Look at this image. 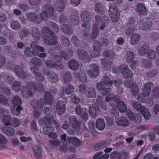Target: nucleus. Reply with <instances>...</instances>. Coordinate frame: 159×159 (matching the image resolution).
I'll return each instance as SVG.
<instances>
[{
    "mask_svg": "<svg viewBox=\"0 0 159 159\" xmlns=\"http://www.w3.org/2000/svg\"><path fill=\"white\" fill-rule=\"evenodd\" d=\"M43 7L44 10L42 11L40 14L31 12L27 13V20L31 22L39 24L43 20H46L48 19V17H52L54 15V9L51 5L47 4L44 5Z\"/></svg>",
    "mask_w": 159,
    "mask_h": 159,
    "instance_id": "f257e3e1",
    "label": "nucleus"
},
{
    "mask_svg": "<svg viewBox=\"0 0 159 159\" xmlns=\"http://www.w3.org/2000/svg\"><path fill=\"white\" fill-rule=\"evenodd\" d=\"M43 33L49 35L45 36L44 42L50 45H55L57 42V38L56 35L49 27L45 26L42 29Z\"/></svg>",
    "mask_w": 159,
    "mask_h": 159,
    "instance_id": "f03ea898",
    "label": "nucleus"
},
{
    "mask_svg": "<svg viewBox=\"0 0 159 159\" xmlns=\"http://www.w3.org/2000/svg\"><path fill=\"white\" fill-rule=\"evenodd\" d=\"M11 102L13 105L12 108H11V113L14 115H19L23 109L21 107L22 101L20 98L18 96H15L12 98Z\"/></svg>",
    "mask_w": 159,
    "mask_h": 159,
    "instance_id": "7ed1b4c3",
    "label": "nucleus"
},
{
    "mask_svg": "<svg viewBox=\"0 0 159 159\" xmlns=\"http://www.w3.org/2000/svg\"><path fill=\"white\" fill-rule=\"evenodd\" d=\"M132 105L133 108L138 112H140L146 120L149 119L151 116L149 111L147 108L136 101H133L132 102Z\"/></svg>",
    "mask_w": 159,
    "mask_h": 159,
    "instance_id": "20e7f679",
    "label": "nucleus"
},
{
    "mask_svg": "<svg viewBox=\"0 0 159 159\" xmlns=\"http://www.w3.org/2000/svg\"><path fill=\"white\" fill-rule=\"evenodd\" d=\"M153 24V21L152 20L149 19L144 18L138 22L137 24V26L139 29L145 31L150 30Z\"/></svg>",
    "mask_w": 159,
    "mask_h": 159,
    "instance_id": "39448f33",
    "label": "nucleus"
},
{
    "mask_svg": "<svg viewBox=\"0 0 159 159\" xmlns=\"http://www.w3.org/2000/svg\"><path fill=\"white\" fill-rule=\"evenodd\" d=\"M2 121L6 126H11L16 127L19 126L20 122L17 119L11 118L9 115H5L3 117Z\"/></svg>",
    "mask_w": 159,
    "mask_h": 159,
    "instance_id": "423d86ee",
    "label": "nucleus"
},
{
    "mask_svg": "<svg viewBox=\"0 0 159 159\" xmlns=\"http://www.w3.org/2000/svg\"><path fill=\"white\" fill-rule=\"evenodd\" d=\"M96 87L97 89L100 91V93L102 96H110L111 95V89L107 87L103 81L98 83Z\"/></svg>",
    "mask_w": 159,
    "mask_h": 159,
    "instance_id": "0eeeda50",
    "label": "nucleus"
},
{
    "mask_svg": "<svg viewBox=\"0 0 159 159\" xmlns=\"http://www.w3.org/2000/svg\"><path fill=\"white\" fill-rule=\"evenodd\" d=\"M116 6L113 3L109 6V14L111 20L114 22H116L118 20V16Z\"/></svg>",
    "mask_w": 159,
    "mask_h": 159,
    "instance_id": "6e6552de",
    "label": "nucleus"
},
{
    "mask_svg": "<svg viewBox=\"0 0 159 159\" xmlns=\"http://www.w3.org/2000/svg\"><path fill=\"white\" fill-rule=\"evenodd\" d=\"M77 54L80 60L85 61L86 62H90L93 57L91 55L89 57L87 52L84 49L81 48L78 50Z\"/></svg>",
    "mask_w": 159,
    "mask_h": 159,
    "instance_id": "1a4fd4ad",
    "label": "nucleus"
},
{
    "mask_svg": "<svg viewBox=\"0 0 159 159\" xmlns=\"http://www.w3.org/2000/svg\"><path fill=\"white\" fill-rule=\"evenodd\" d=\"M30 86L34 90L39 93L43 92L45 90V88L42 83L41 82L35 81H30L29 83Z\"/></svg>",
    "mask_w": 159,
    "mask_h": 159,
    "instance_id": "9d476101",
    "label": "nucleus"
},
{
    "mask_svg": "<svg viewBox=\"0 0 159 159\" xmlns=\"http://www.w3.org/2000/svg\"><path fill=\"white\" fill-rule=\"evenodd\" d=\"M99 73V67L96 64H91L90 66V69L87 71V74L91 77H96Z\"/></svg>",
    "mask_w": 159,
    "mask_h": 159,
    "instance_id": "9b49d317",
    "label": "nucleus"
},
{
    "mask_svg": "<svg viewBox=\"0 0 159 159\" xmlns=\"http://www.w3.org/2000/svg\"><path fill=\"white\" fill-rule=\"evenodd\" d=\"M30 70L36 76V80L40 82L44 80V77L41 73L40 70L36 66H32L30 68Z\"/></svg>",
    "mask_w": 159,
    "mask_h": 159,
    "instance_id": "f8f14e48",
    "label": "nucleus"
},
{
    "mask_svg": "<svg viewBox=\"0 0 159 159\" xmlns=\"http://www.w3.org/2000/svg\"><path fill=\"white\" fill-rule=\"evenodd\" d=\"M111 142V140L109 139L102 140L95 145L94 148L97 150H100L109 146Z\"/></svg>",
    "mask_w": 159,
    "mask_h": 159,
    "instance_id": "ddd939ff",
    "label": "nucleus"
},
{
    "mask_svg": "<svg viewBox=\"0 0 159 159\" xmlns=\"http://www.w3.org/2000/svg\"><path fill=\"white\" fill-rule=\"evenodd\" d=\"M14 70L17 76L20 78H27L28 76V73L24 71L20 66H16L14 68Z\"/></svg>",
    "mask_w": 159,
    "mask_h": 159,
    "instance_id": "4468645a",
    "label": "nucleus"
},
{
    "mask_svg": "<svg viewBox=\"0 0 159 159\" xmlns=\"http://www.w3.org/2000/svg\"><path fill=\"white\" fill-rule=\"evenodd\" d=\"M56 111L57 114L61 115L63 114L65 111L66 106L62 101H58L56 105Z\"/></svg>",
    "mask_w": 159,
    "mask_h": 159,
    "instance_id": "2eb2a0df",
    "label": "nucleus"
},
{
    "mask_svg": "<svg viewBox=\"0 0 159 159\" xmlns=\"http://www.w3.org/2000/svg\"><path fill=\"white\" fill-rule=\"evenodd\" d=\"M105 100L106 102H110V105L111 106H115V104H116V107L119 111V98H118L117 96H114L112 98L107 97L105 98Z\"/></svg>",
    "mask_w": 159,
    "mask_h": 159,
    "instance_id": "dca6fc26",
    "label": "nucleus"
},
{
    "mask_svg": "<svg viewBox=\"0 0 159 159\" xmlns=\"http://www.w3.org/2000/svg\"><path fill=\"white\" fill-rule=\"evenodd\" d=\"M153 86V84L151 82L147 83L143 86L142 90L145 97H148L149 96L151 89Z\"/></svg>",
    "mask_w": 159,
    "mask_h": 159,
    "instance_id": "f3484780",
    "label": "nucleus"
},
{
    "mask_svg": "<svg viewBox=\"0 0 159 159\" xmlns=\"http://www.w3.org/2000/svg\"><path fill=\"white\" fill-rule=\"evenodd\" d=\"M31 104L34 109H36L39 108L42 109L44 104V99L40 98L38 101L36 99L33 100L31 101Z\"/></svg>",
    "mask_w": 159,
    "mask_h": 159,
    "instance_id": "a211bd4d",
    "label": "nucleus"
},
{
    "mask_svg": "<svg viewBox=\"0 0 159 159\" xmlns=\"http://www.w3.org/2000/svg\"><path fill=\"white\" fill-rule=\"evenodd\" d=\"M21 93L24 97H33L34 94L31 91V89L28 85H26L22 87L21 90Z\"/></svg>",
    "mask_w": 159,
    "mask_h": 159,
    "instance_id": "6ab92c4d",
    "label": "nucleus"
},
{
    "mask_svg": "<svg viewBox=\"0 0 159 159\" xmlns=\"http://www.w3.org/2000/svg\"><path fill=\"white\" fill-rule=\"evenodd\" d=\"M120 70L124 78H127L133 77L132 72L127 66H120Z\"/></svg>",
    "mask_w": 159,
    "mask_h": 159,
    "instance_id": "aec40b11",
    "label": "nucleus"
},
{
    "mask_svg": "<svg viewBox=\"0 0 159 159\" xmlns=\"http://www.w3.org/2000/svg\"><path fill=\"white\" fill-rule=\"evenodd\" d=\"M54 119V117L53 116L48 115L46 116L45 118L40 119L39 120V123L41 125L48 124L50 125L53 123Z\"/></svg>",
    "mask_w": 159,
    "mask_h": 159,
    "instance_id": "412c9836",
    "label": "nucleus"
},
{
    "mask_svg": "<svg viewBox=\"0 0 159 159\" xmlns=\"http://www.w3.org/2000/svg\"><path fill=\"white\" fill-rule=\"evenodd\" d=\"M47 75L48 79L52 83H55L59 80L58 75L52 71H48Z\"/></svg>",
    "mask_w": 159,
    "mask_h": 159,
    "instance_id": "4be33fe9",
    "label": "nucleus"
},
{
    "mask_svg": "<svg viewBox=\"0 0 159 159\" xmlns=\"http://www.w3.org/2000/svg\"><path fill=\"white\" fill-rule=\"evenodd\" d=\"M44 99L46 103L47 104H52L53 103V96L51 93L48 91L44 92Z\"/></svg>",
    "mask_w": 159,
    "mask_h": 159,
    "instance_id": "5701e85b",
    "label": "nucleus"
},
{
    "mask_svg": "<svg viewBox=\"0 0 159 159\" xmlns=\"http://www.w3.org/2000/svg\"><path fill=\"white\" fill-rule=\"evenodd\" d=\"M81 20L83 22L89 23L91 20V15L90 12L87 11H83L80 15Z\"/></svg>",
    "mask_w": 159,
    "mask_h": 159,
    "instance_id": "b1692460",
    "label": "nucleus"
},
{
    "mask_svg": "<svg viewBox=\"0 0 159 159\" xmlns=\"http://www.w3.org/2000/svg\"><path fill=\"white\" fill-rule=\"evenodd\" d=\"M101 63L103 68L105 70H108L111 67L112 62L109 59L102 58L101 59Z\"/></svg>",
    "mask_w": 159,
    "mask_h": 159,
    "instance_id": "393cba45",
    "label": "nucleus"
},
{
    "mask_svg": "<svg viewBox=\"0 0 159 159\" xmlns=\"http://www.w3.org/2000/svg\"><path fill=\"white\" fill-rule=\"evenodd\" d=\"M94 10L98 14L102 15L104 12V6L101 2H97L95 4Z\"/></svg>",
    "mask_w": 159,
    "mask_h": 159,
    "instance_id": "a878e982",
    "label": "nucleus"
},
{
    "mask_svg": "<svg viewBox=\"0 0 159 159\" xmlns=\"http://www.w3.org/2000/svg\"><path fill=\"white\" fill-rule=\"evenodd\" d=\"M2 130L3 133L8 136L11 137L15 134V131L12 128L9 127H3Z\"/></svg>",
    "mask_w": 159,
    "mask_h": 159,
    "instance_id": "bb28decb",
    "label": "nucleus"
},
{
    "mask_svg": "<svg viewBox=\"0 0 159 159\" xmlns=\"http://www.w3.org/2000/svg\"><path fill=\"white\" fill-rule=\"evenodd\" d=\"M68 142L75 147L78 148L80 145V140L77 138L70 137L68 139Z\"/></svg>",
    "mask_w": 159,
    "mask_h": 159,
    "instance_id": "cd10ccee",
    "label": "nucleus"
},
{
    "mask_svg": "<svg viewBox=\"0 0 159 159\" xmlns=\"http://www.w3.org/2000/svg\"><path fill=\"white\" fill-rule=\"evenodd\" d=\"M68 66L70 69L75 70L78 68L79 64L78 62L76 60L72 59L69 61Z\"/></svg>",
    "mask_w": 159,
    "mask_h": 159,
    "instance_id": "c85d7f7f",
    "label": "nucleus"
},
{
    "mask_svg": "<svg viewBox=\"0 0 159 159\" xmlns=\"http://www.w3.org/2000/svg\"><path fill=\"white\" fill-rule=\"evenodd\" d=\"M69 122L72 128L76 129L80 127V123L77 121L76 118L72 116L70 118Z\"/></svg>",
    "mask_w": 159,
    "mask_h": 159,
    "instance_id": "c756f323",
    "label": "nucleus"
},
{
    "mask_svg": "<svg viewBox=\"0 0 159 159\" xmlns=\"http://www.w3.org/2000/svg\"><path fill=\"white\" fill-rule=\"evenodd\" d=\"M105 125V121L103 119L99 118L96 120V127L98 130H103L104 129Z\"/></svg>",
    "mask_w": 159,
    "mask_h": 159,
    "instance_id": "7c9ffc66",
    "label": "nucleus"
},
{
    "mask_svg": "<svg viewBox=\"0 0 159 159\" xmlns=\"http://www.w3.org/2000/svg\"><path fill=\"white\" fill-rule=\"evenodd\" d=\"M67 51L69 54L64 51H62L60 52L63 58L66 60H69L70 59V57L72 56L73 54V51L71 48L69 49Z\"/></svg>",
    "mask_w": 159,
    "mask_h": 159,
    "instance_id": "2f4dec72",
    "label": "nucleus"
},
{
    "mask_svg": "<svg viewBox=\"0 0 159 159\" xmlns=\"http://www.w3.org/2000/svg\"><path fill=\"white\" fill-rule=\"evenodd\" d=\"M36 149L33 148V151L35 154V156L36 158L37 159H39L42 157V147L36 145Z\"/></svg>",
    "mask_w": 159,
    "mask_h": 159,
    "instance_id": "473e14b6",
    "label": "nucleus"
},
{
    "mask_svg": "<svg viewBox=\"0 0 159 159\" xmlns=\"http://www.w3.org/2000/svg\"><path fill=\"white\" fill-rule=\"evenodd\" d=\"M140 39V37L139 34H137L134 33L131 36V39L130 42L132 45H134L137 44Z\"/></svg>",
    "mask_w": 159,
    "mask_h": 159,
    "instance_id": "72a5a7b5",
    "label": "nucleus"
},
{
    "mask_svg": "<svg viewBox=\"0 0 159 159\" xmlns=\"http://www.w3.org/2000/svg\"><path fill=\"white\" fill-rule=\"evenodd\" d=\"M149 50V47L146 43H144L140 47L139 49V52L140 54L144 55Z\"/></svg>",
    "mask_w": 159,
    "mask_h": 159,
    "instance_id": "f704fd0d",
    "label": "nucleus"
},
{
    "mask_svg": "<svg viewBox=\"0 0 159 159\" xmlns=\"http://www.w3.org/2000/svg\"><path fill=\"white\" fill-rule=\"evenodd\" d=\"M86 96L89 98H94L96 96V92L95 89L92 88H89L85 93Z\"/></svg>",
    "mask_w": 159,
    "mask_h": 159,
    "instance_id": "c9c22d12",
    "label": "nucleus"
},
{
    "mask_svg": "<svg viewBox=\"0 0 159 159\" xmlns=\"http://www.w3.org/2000/svg\"><path fill=\"white\" fill-rule=\"evenodd\" d=\"M61 28L62 30L64 33L69 34H72L73 32V28L70 27L68 25L63 24Z\"/></svg>",
    "mask_w": 159,
    "mask_h": 159,
    "instance_id": "e433bc0d",
    "label": "nucleus"
},
{
    "mask_svg": "<svg viewBox=\"0 0 159 159\" xmlns=\"http://www.w3.org/2000/svg\"><path fill=\"white\" fill-rule=\"evenodd\" d=\"M31 34L35 39H39L40 37V34L39 30L36 27H34L32 30Z\"/></svg>",
    "mask_w": 159,
    "mask_h": 159,
    "instance_id": "4c0bfd02",
    "label": "nucleus"
},
{
    "mask_svg": "<svg viewBox=\"0 0 159 159\" xmlns=\"http://www.w3.org/2000/svg\"><path fill=\"white\" fill-rule=\"evenodd\" d=\"M99 34V29L98 27L96 25H93V28L91 34V38L94 39L98 36Z\"/></svg>",
    "mask_w": 159,
    "mask_h": 159,
    "instance_id": "58836bf2",
    "label": "nucleus"
},
{
    "mask_svg": "<svg viewBox=\"0 0 159 159\" xmlns=\"http://www.w3.org/2000/svg\"><path fill=\"white\" fill-rule=\"evenodd\" d=\"M31 63L38 66H41L43 64L42 60L37 57H34L30 60Z\"/></svg>",
    "mask_w": 159,
    "mask_h": 159,
    "instance_id": "ea45409f",
    "label": "nucleus"
},
{
    "mask_svg": "<svg viewBox=\"0 0 159 159\" xmlns=\"http://www.w3.org/2000/svg\"><path fill=\"white\" fill-rule=\"evenodd\" d=\"M94 43L93 48L94 50L98 53V54L96 55V56L98 55L100 53L99 52L102 49V44L100 43V42L98 40H94Z\"/></svg>",
    "mask_w": 159,
    "mask_h": 159,
    "instance_id": "a19ab883",
    "label": "nucleus"
},
{
    "mask_svg": "<svg viewBox=\"0 0 159 159\" xmlns=\"http://www.w3.org/2000/svg\"><path fill=\"white\" fill-rule=\"evenodd\" d=\"M138 11L141 15L144 16L147 15V10L145 6L142 4L138 5Z\"/></svg>",
    "mask_w": 159,
    "mask_h": 159,
    "instance_id": "79ce46f5",
    "label": "nucleus"
},
{
    "mask_svg": "<svg viewBox=\"0 0 159 159\" xmlns=\"http://www.w3.org/2000/svg\"><path fill=\"white\" fill-rule=\"evenodd\" d=\"M72 79L71 74L68 71L66 72L64 75L63 80L66 84L70 83Z\"/></svg>",
    "mask_w": 159,
    "mask_h": 159,
    "instance_id": "37998d69",
    "label": "nucleus"
},
{
    "mask_svg": "<svg viewBox=\"0 0 159 159\" xmlns=\"http://www.w3.org/2000/svg\"><path fill=\"white\" fill-rule=\"evenodd\" d=\"M12 89L16 92H19L21 88V84L20 82L16 81L12 84Z\"/></svg>",
    "mask_w": 159,
    "mask_h": 159,
    "instance_id": "c03bdc74",
    "label": "nucleus"
},
{
    "mask_svg": "<svg viewBox=\"0 0 159 159\" xmlns=\"http://www.w3.org/2000/svg\"><path fill=\"white\" fill-rule=\"evenodd\" d=\"M54 131V128L52 126L46 125L43 129V132L44 134L46 135H48Z\"/></svg>",
    "mask_w": 159,
    "mask_h": 159,
    "instance_id": "a18cd8bd",
    "label": "nucleus"
},
{
    "mask_svg": "<svg viewBox=\"0 0 159 159\" xmlns=\"http://www.w3.org/2000/svg\"><path fill=\"white\" fill-rule=\"evenodd\" d=\"M11 27L14 30H17L20 28L21 25L18 21H12L11 23Z\"/></svg>",
    "mask_w": 159,
    "mask_h": 159,
    "instance_id": "49530a36",
    "label": "nucleus"
},
{
    "mask_svg": "<svg viewBox=\"0 0 159 159\" xmlns=\"http://www.w3.org/2000/svg\"><path fill=\"white\" fill-rule=\"evenodd\" d=\"M140 89L137 84H134V86L131 88L130 92L134 97L136 96L139 92Z\"/></svg>",
    "mask_w": 159,
    "mask_h": 159,
    "instance_id": "de8ad7c7",
    "label": "nucleus"
},
{
    "mask_svg": "<svg viewBox=\"0 0 159 159\" xmlns=\"http://www.w3.org/2000/svg\"><path fill=\"white\" fill-rule=\"evenodd\" d=\"M44 63L49 68H55L57 66V63L52 61L46 60Z\"/></svg>",
    "mask_w": 159,
    "mask_h": 159,
    "instance_id": "09e8293b",
    "label": "nucleus"
},
{
    "mask_svg": "<svg viewBox=\"0 0 159 159\" xmlns=\"http://www.w3.org/2000/svg\"><path fill=\"white\" fill-rule=\"evenodd\" d=\"M103 54L105 57L110 58H112L115 56L114 52L111 50H105Z\"/></svg>",
    "mask_w": 159,
    "mask_h": 159,
    "instance_id": "8fccbe9b",
    "label": "nucleus"
},
{
    "mask_svg": "<svg viewBox=\"0 0 159 159\" xmlns=\"http://www.w3.org/2000/svg\"><path fill=\"white\" fill-rule=\"evenodd\" d=\"M51 57L52 60L56 63H61L62 59V57L59 54L58 55H52Z\"/></svg>",
    "mask_w": 159,
    "mask_h": 159,
    "instance_id": "3c124183",
    "label": "nucleus"
},
{
    "mask_svg": "<svg viewBox=\"0 0 159 159\" xmlns=\"http://www.w3.org/2000/svg\"><path fill=\"white\" fill-rule=\"evenodd\" d=\"M66 6L64 2H58V5L56 7V10L58 12L62 11Z\"/></svg>",
    "mask_w": 159,
    "mask_h": 159,
    "instance_id": "603ef678",
    "label": "nucleus"
},
{
    "mask_svg": "<svg viewBox=\"0 0 159 159\" xmlns=\"http://www.w3.org/2000/svg\"><path fill=\"white\" fill-rule=\"evenodd\" d=\"M134 56V52L130 51H127L126 56V61L128 62L131 61L133 59Z\"/></svg>",
    "mask_w": 159,
    "mask_h": 159,
    "instance_id": "864d4df0",
    "label": "nucleus"
},
{
    "mask_svg": "<svg viewBox=\"0 0 159 159\" xmlns=\"http://www.w3.org/2000/svg\"><path fill=\"white\" fill-rule=\"evenodd\" d=\"M103 81H102L104 83V84L107 87V85L111 86L113 84V81L111 80L107 76H104L103 78Z\"/></svg>",
    "mask_w": 159,
    "mask_h": 159,
    "instance_id": "5fc2aeb1",
    "label": "nucleus"
},
{
    "mask_svg": "<svg viewBox=\"0 0 159 159\" xmlns=\"http://www.w3.org/2000/svg\"><path fill=\"white\" fill-rule=\"evenodd\" d=\"M71 41L75 46L77 47L80 46V42L76 36H72Z\"/></svg>",
    "mask_w": 159,
    "mask_h": 159,
    "instance_id": "6e6d98bb",
    "label": "nucleus"
},
{
    "mask_svg": "<svg viewBox=\"0 0 159 159\" xmlns=\"http://www.w3.org/2000/svg\"><path fill=\"white\" fill-rule=\"evenodd\" d=\"M30 46L33 49L32 51V55L34 56H38L39 54V51L37 48H36V45L32 43L30 45Z\"/></svg>",
    "mask_w": 159,
    "mask_h": 159,
    "instance_id": "4d7b16f0",
    "label": "nucleus"
},
{
    "mask_svg": "<svg viewBox=\"0 0 159 159\" xmlns=\"http://www.w3.org/2000/svg\"><path fill=\"white\" fill-rule=\"evenodd\" d=\"M126 111L127 116L129 119L132 121H134L135 120L136 117L135 116V115L131 110H128Z\"/></svg>",
    "mask_w": 159,
    "mask_h": 159,
    "instance_id": "13d9d810",
    "label": "nucleus"
},
{
    "mask_svg": "<svg viewBox=\"0 0 159 159\" xmlns=\"http://www.w3.org/2000/svg\"><path fill=\"white\" fill-rule=\"evenodd\" d=\"M89 113L90 115L92 116L93 117H94L97 116L98 111L94 107H90L89 108Z\"/></svg>",
    "mask_w": 159,
    "mask_h": 159,
    "instance_id": "bf43d9fd",
    "label": "nucleus"
},
{
    "mask_svg": "<svg viewBox=\"0 0 159 159\" xmlns=\"http://www.w3.org/2000/svg\"><path fill=\"white\" fill-rule=\"evenodd\" d=\"M74 90V86L71 84H68L66 87L65 92L67 95H69L73 92Z\"/></svg>",
    "mask_w": 159,
    "mask_h": 159,
    "instance_id": "052dcab7",
    "label": "nucleus"
},
{
    "mask_svg": "<svg viewBox=\"0 0 159 159\" xmlns=\"http://www.w3.org/2000/svg\"><path fill=\"white\" fill-rule=\"evenodd\" d=\"M50 26L53 31L56 33H57L59 30L58 26L55 22H51L50 24Z\"/></svg>",
    "mask_w": 159,
    "mask_h": 159,
    "instance_id": "680f3d73",
    "label": "nucleus"
},
{
    "mask_svg": "<svg viewBox=\"0 0 159 159\" xmlns=\"http://www.w3.org/2000/svg\"><path fill=\"white\" fill-rule=\"evenodd\" d=\"M157 74V71L156 70H152L148 72L146 75L147 77L152 78L154 77Z\"/></svg>",
    "mask_w": 159,
    "mask_h": 159,
    "instance_id": "e2e57ef3",
    "label": "nucleus"
},
{
    "mask_svg": "<svg viewBox=\"0 0 159 159\" xmlns=\"http://www.w3.org/2000/svg\"><path fill=\"white\" fill-rule=\"evenodd\" d=\"M152 95L155 98H159V87L154 88L152 90Z\"/></svg>",
    "mask_w": 159,
    "mask_h": 159,
    "instance_id": "0e129e2a",
    "label": "nucleus"
},
{
    "mask_svg": "<svg viewBox=\"0 0 159 159\" xmlns=\"http://www.w3.org/2000/svg\"><path fill=\"white\" fill-rule=\"evenodd\" d=\"M62 44L66 47H68L70 46V42L69 39L65 36L62 37Z\"/></svg>",
    "mask_w": 159,
    "mask_h": 159,
    "instance_id": "69168bd1",
    "label": "nucleus"
},
{
    "mask_svg": "<svg viewBox=\"0 0 159 159\" xmlns=\"http://www.w3.org/2000/svg\"><path fill=\"white\" fill-rule=\"evenodd\" d=\"M128 124L129 121L126 117H121L120 118V125H121L122 126H127Z\"/></svg>",
    "mask_w": 159,
    "mask_h": 159,
    "instance_id": "338daca9",
    "label": "nucleus"
},
{
    "mask_svg": "<svg viewBox=\"0 0 159 159\" xmlns=\"http://www.w3.org/2000/svg\"><path fill=\"white\" fill-rule=\"evenodd\" d=\"M78 76L80 80L82 82H84L87 80V75L86 74L82 72L81 73H80L78 74Z\"/></svg>",
    "mask_w": 159,
    "mask_h": 159,
    "instance_id": "774afa93",
    "label": "nucleus"
}]
</instances>
